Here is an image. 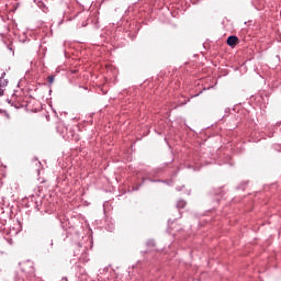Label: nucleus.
Returning a JSON list of instances; mask_svg holds the SVG:
<instances>
[{"label":"nucleus","mask_w":281,"mask_h":281,"mask_svg":"<svg viewBox=\"0 0 281 281\" xmlns=\"http://www.w3.org/2000/svg\"><path fill=\"white\" fill-rule=\"evenodd\" d=\"M47 82H48L49 85H54V76H48V77H47Z\"/></svg>","instance_id":"f03ea898"},{"label":"nucleus","mask_w":281,"mask_h":281,"mask_svg":"<svg viewBox=\"0 0 281 281\" xmlns=\"http://www.w3.org/2000/svg\"><path fill=\"white\" fill-rule=\"evenodd\" d=\"M226 43L229 47H236V45H238V37L236 35H231L228 36Z\"/></svg>","instance_id":"f257e3e1"},{"label":"nucleus","mask_w":281,"mask_h":281,"mask_svg":"<svg viewBox=\"0 0 281 281\" xmlns=\"http://www.w3.org/2000/svg\"><path fill=\"white\" fill-rule=\"evenodd\" d=\"M3 93H4V90L3 88L0 87V95H3Z\"/></svg>","instance_id":"7ed1b4c3"}]
</instances>
